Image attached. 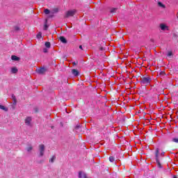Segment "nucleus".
Here are the masks:
<instances>
[{
	"label": "nucleus",
	"mask_w": 178,
	"mask_h": 178,
	"mask_svg": "<svg viewBox=\"0 0 178 178\" xmlns=\"http://www.w3.org/2000/svg\"><path fill=\"white\" fill-rule=\"evenodd\" d=\"M152 79L149 76H143L140 79V84L141 86H148L151 84V81Z\"/></svg>",
	"instance_id": "1"
},
{
	"label": "nucleus",
	"mask_w": 178,
	"mask_h": 178,
	"mask_svg": "<svg viewBox=\"0 0 178 178\" xmlns=\"http://www.w3.org/2000/svg\"><path fill=\"white\" fill-rule=\"evenodd\" d=\"M39 156H44V154L45 152V145L44 144L39 145Z\"/></svg>",
	"instance_id": "2"
},
{
	"label": "nucleus",
	"mask_w": 178,
	"mask_h": 178,
	"mask_svg": "<svg viewBox=\"0 0 178 178\" xmlns=\"http://www.w3.org/2000/svg\"><path fill=\"white\" fill-rule=\"evenodd\" d=\"M74 15H76L75 10H68L67 11L65 17V18L72 17V16H74Z\"/></svg>",
	"instance_id": "3"
},
{
	"label": "nucleus",
	"mask_w": 178,
	"mask_h": 178,
	"mask_svg": "<svg viewBox=\"0 0 178 178\" xmlns=\"http://www.w3.org/2000/svg\"><path fill=\"white\" fill-rule=\"evenodd\" d=\"M31 117H27L25 119V124H26V126H31Z\"/></svg>",
	"instance_id": "4"
},
{
	"label": "nucleus",
	"mask_w": 178,
	"mask_h": 178,
	"mask_svg": "<svg viewBox=\"0 0 178 178\" xmlns=\"http://www.w3.org/2000/svg\"><path fill=\"white\" fill-rule=\"evenodd\" d=\"M59 40L63 44H67V40L64 36H60Z\"/></svg>",
	"instance_id": "5"
},
{
	"label": "nucleus",
	"mask_w": 178,
	"mask_h": 178,
	"mask_svg": "<svg viewBox=\"0 0 178 178\" xmlns=\"http://www.w3.org/2000/svg\"><path fill=\"white\" fill-rule=\"evenodd\" d=\"M45 72H47V70L44 67H42L38 70V73H39V74H44Z\"/></svg>",
	"instance_id": "6"
},
{
	"label": "nucleus",
	"mask_w": 178,
	"mask_h": 178,
	"mask_svg": "<svg viewBox=\"0 0 178 178\" xmlns=\"http://www.w3.org/2000/svg\"><path fill=\"white\" fill-rule=\"evenodd\" d=\"M156 161L159 159V149H156L155 152Z\"/></svg>",
	"instance_id": "7"
},
{
	"label": "nucleus",
	"mask_w": 178,
	"mask_h": 178,
	"mask_svg": "<svg viewBox=\"0 0 178 178\" xmlns=\"http://www.w3.org/2000/svg\"><path fill=\"white\" fill-rule=\"evenodd\" d=\"M79 178H88L87 175L83 173L81 171H80L79 173Z\"/></svg>",
	"instance_id": "8"
},
{
	"label": "nucleus",
	"mask_w": 178,
	"mask_h": 178,
	"mask_svg": "<svg viewBox=\"0 0 178 178\" xmlns=\"http://www.w3.org/2000/svg\"><path fill=\"white\" fill-rule=\"evenodd\" d=\"M11 59L12 60H15V61L20 60V58L15 55L11 56Z\"/></svg>",
	"instance_id": "9"
},
{
	"label": "nucleus",
	"mask_w": 178,
	"mask_h": 178,
	"mask_svg": "<svg viewBox=\"0 0 178 178\" xmlns=\"http://www.w3.org/2000/svg\"><path fill=\"white\" fill-rule=\"evenodd\" d=\"M160 28L161 30L165 31L166 29H168V26H166L165 24H160Z\"/></svg>",
	"instance_id": "10"
},
{
	"label": "nucleus",
	"mask_w": 178,
	"mask_h": 178,
	"mask_svg": "<svg viewBox=\"0 0 178 178\" xmlns=\"http://www.w3.org/2000/svg\"><path fill=\"white\" fill-rule=\"evenodd\" d=\"M12 98L13 100V105H16V104H17V99H16V96H15V95H13Z\"/></svg>",
	"instance_id": "11"
},
{
	"label": "nucleus",
	"mask_w": 178,
	"mask_h": 178,
	"mask_svg": "<svg viewBox=\"0 0 178 178\" xmlns=\"http://www.w3.org/2000/svg\"><path fill=\"white\" fill-rule=\"evenodd\" d=\"M17 72H19V70H17V67H13L11 69V72L13 74H15V73H17Z\"/></svg>",
	"instance_id": "12"
},
{
	"label": "nucleus",
	"mask_w": 178,
	"mask_h": 178,
	"mask_svg": "<svg viewBox=\"0 0 178 178\" xmlns=\"http://www.w3.org/2000/svg\"><path fill=\"white\" fill-rule=\"evenodd\" d=\"M72 73L74 76H77L79 74V71L76 69H73Z\"/></svg>",
	"instance_id": "13"
},
{
	"label": "nucleus",
	"mask_w": 178,
	"mask_h": 178,
	"mask_svg": "<svg viewBox=\"0 0 178 178\" xmlns=\"http://www.w3.org/2000/svg\"><path fill=\"white\" fill-rule=\"evenodd\" d=\"M158 6H159L160 8H163V9H165V8H166V6H165L163 3H162V2L159 1L158 2Z\"/></svg>",
	"instance_id": "14"
},
{
	"label": "nucleus",
	"mask_w": 178,
	"mask_h": 178,
	"mask_svg": "<svg viewBox=\"0 0 178 178\" xmlns=\"http://www.w3.org/2000/svg\"><path fill=\"white\" fill-rule=\"evenodd\" d=\"M55 159H56V156H52V157L49 160V162H50V163H54Z\"/></svg>",
	"instance_id": "15"
},
{
	"label": "nucleus",
	"mask_w": 178,
	"mask_h": 178,
	"mask_svg": "<svg viewBox=\"0 0 178 178\" xmlns=\"http://www.w3.org/2000/svg\"><path fill=\"white\" fill-rule=\"evenodd\" d=\"M156 162L157 163L158 168H159V169H162V164H161V161H159V160H156Z\"/></svg>",
	"instance_id": "16"
},
{
	"label": "nucleus",
	"mask_w": 178,
	"mask_h": 178,
	"mask_svg": "<svg viewBox=\"0 0 178 178\" xmlns=\"http://www.w3.org/2000/svg\"><path fill=\"white\" fill-rule=\"evenodd\" d=\"M0 109H2V111H5V112H8V108L5 107L3 105H0Z\"/></svg>",
	"instance_id": "17"
},
{
	"label": "nucleus",
	"mask_w": 178,
	"mask_h": 178,
	"mask_svg": "<svg viewBox=\"0 0 178 178\" xmlns=\"http://www.w3.org/2000/svg\"><path fill=\"white\" fill-rule=\"evenodd\" d=\"M44 45L46 48H51V42H46Z\"/></svg>",
	"instance_id": "18"
},
{
	"label": "nucleus",
	"mask_w": 178,
	"mask_h": 178,
	"mask_svg": "<svg viewBox=\"0 0 178 178\" xmlns=\"http://www.w3.org/2000/svg\"><path fill=\"white\" fill-rule=\"evenodd\" d=\"M37 38H38L39 40L42 38V33L41 32H39L37 35Z\"/></svg>",
	"instance_id": "19"
},
{
	"label": "nucleus",
	"mask_w": 178,
	"mask_h": 178,
	"mask_svg": "<svg viewBox=\"0 0 178 178\" xmlns=\"http://www.w3.org/2000/svg\"><path fill=\"white\" fill-rule=\"evenodd\" d=\"M44 13L45 15H49L50 13L49 9L48 8L44 9Z\"/></svg>",
	"instance_id": "20"
},
{
	"label": "nucleus",
	"mask_w": 178,
	"mask_h": 178,
	"mask_svg": "<svg viewBox=\"0 0 178 178\" xmlns=\"http://www.w3.org/2000/svg\"><path fill=\"white\" fill-rule=\"evenodd\" d=\"M53 12L54 13H58L59 12V9L58 8H54Z\"/></svg>",
	"instance_id": "21"
},
{
	"label": "nucleus",
	"mask_w": 178,
	"mask_h": 178,
	"mask_svg": "<svg viewBox=\"0 0 178 178\" xmlns=\"http://www.w3.org/2000/svg\"><path fill=\"white\" fill-rule=\"evenodd\" d=\"M167 56H173V52L172 51H168Z\"/></svg>",
	"instance_id": "22"
},
{
	"label": "nucleus",
	"mask_w": 178,
	"mask_h": 178,
	"mask_svg": "<svg viewBox=\"0 0 178 178\" xmlns=\"http://www.w3.org/2000/svg\"><path fill=\"white\" fill-rule=\"evenodd\" d=\"M109 161H110L111 162H115V157H113V156H110V157H109Z\"/></svg>",
	"instance_id": "23"
},
{
	"label": "nucleus",
	"mask_w": 178,
	"mask_h": 178,
	"mask_svg": "<svg viewBox=\"0 0 178 178\" xmlns=\"http://www.w3.org/2000/svg\"><path fill=\"white\" fill-rule=\"evenodd\" d=\"M33 149V147L29 146L26 148V151H28V152H30V151H31Z\"/></svg>",
	"instance_id": "24"
},
{
	"label": "nucleus",
	"mask_w": 178,
	"mask_h": 178,
	"mask_svg": "<svg viewBox=\"0 0 178 178\" xmlns=\"http://www.w3.org/2000/svg\"><path fill=\"white\" fill-rule=\"evenodd\" d=\"M117 10H118V8H112L110 12H111V13H115Z\"/></svg>",
	"instance_id": "25"
},
{
	"label": "nucleus",
	"mask_w": 178,
	"mask_h": 178,
	"mask_svg": "<svg viewBox=\"0 0 178 178\" xmlns=\"http://www.w3.org/2000/svg\"><path fill=\"white\" fill-rule=\"evenodd\" d=\"M44 30H45V31L48 30V24H44Z\"/></svg>",
	"instance_id": "26"
},
{
	"label": "nucleus",
	"mask_w": 178,
	"mask_h": 178,
	"mask_svg": "<svg viewBox=\"0 0 178 178\" xmlns=\"http://www.w3.org/2000/svg\"><path fill=\"white\" fill-rule=\"evenodd\" d=\"M43 52L44 54H47L48 52V49H47V48L43 49Z\"/></svg>",
	"instance_id": "27"
},
{
	"label": "nucleus",
	"mask_w": 178,
	"mask_h": 178,
	"mask_svg": "<svg viewBox=\"0 0 178 178\" xmlns=\"http://www.w3.org/2000/svg\"><path fill=\"white\" fill-rule=\"evenodd\" d=\"M15 30L16 31H19V30H20V28H19V26H15Z\"/></svg>",
	"instance_id": "28"
},
{
	"label": "nucleus",
	"mask_w": 178,
	"mask_h": 178,
	"mask_svg": "<svg viewBox=\"0 0 178 178\" xmlns=\"http://www.w3.org/2000/svg\"><path fill=\"white\" fill-rule=\"evenodd\" d=\"M79 129H80V125H76V126L75 127V129H76V130H79Z\"/></svg>",
	"instance_id": "29"
},
{
	"label": "nucleus",
	"mask_w": 178,
	"mask_h": 178,
	"mask_svg": "<svg viewBox=\"0 0 178 178\" xmlns=\"http://www.w3.org/2000/svg\"><path fill=\"white\" fill-rule=\"evenodd\" d=\"M77 63H78V62H77V61H76H76H74V62H73V63H72V64H73L74 66H76V65H77Z\"/></svg>",
	"instance_id": "30"
},
{
	"label": "nucleus",
	"mask_w": 178,
	"mask_h": 178,
	"mask_svg": "<svg viewBox=\"0 0 178 178\" xmlns=\"http://www.w3.org/2000/svg\"><path fill=\"white\" fill-rule=\"evenodd\" d=\"M79 49H81V51H83V46L82 45L79 46Z\"/></svg>",
	"instance_id": "31"
},
{
	"label": "nucleus",
	"mask_w": 178,
	"mask_h": 178,
	"mask_svg": "<svg viewBox=\"0 0 178 178\" xmlns=\"http://www.w3.org/2000/svg\"><path fill=\"white\" fill-rule=\"evenodd\" d=\"M160 74H161L162 76H163V74H165V72H161Z\"/></svg>",
	"instance_id": "32"
},
{
	"label": "nucleus",
	"mask_w": 178,
	"mask_h": 178,
	"mask_svg": "<svg viewBox=\"0 0 178 178\" xmlns=\"http://www.w3.org/2000/svg\"><path fill=\"white\" fill-rule=\"evenodd\" d=\"M99 50H100V51H104V47H100V48H99Z\"/></svg>",
	"instance_id": "33"
},
{
	"label": "nucleus",
	"mask_w": 178,
	"mask_h": 178,
	"mask_svg": "<svg viewBox=\"0 0 178 178\" xmlns=\"http://www.w3.org/2000/svg\"><path fill=\"white\" fill-rule=\"evenodd\" d=\"M60 126H61V127H63V122H60Z\"/></svg>",
	"instance_id": "34"
},
{
	"label": "nucleus",
	"mask_w": 178,
	"mask_h": 178,
	"mask_svg": "<svg viewBox=\"0 0 178 178\" xmlns=\"http://www.w3.org/2000/svg\"><path fill=\"white\" fill-rule=\"evenodd\" d=\"M173 178H177V177L176 175H174Z\"/></svg>",
	"instance_id": "35"
},
{
	"label": "nucleus",
	"mask_w": 178,
	"mask_h": 178,
	"mask_svg": "<svg viewBox=\"0 0 178 178\" xmlns=\"http://www.w3.org/2000/svg\"><path fill=\"white\" fill-rule=\"evenodd\" d=\"M51 129H54L55 128V127H54V126H51Z\"/></svg>",
	"instance_id": "36"
},
{
	"label": "nucleus",
	"mask_w": 178,
	"mask_h": 178,
	"mask_svg": "<svg viewBox=\"0 0 178 178\" xmlns=\"http://www.w3.org/2000/svg\"><path fill=\"white\" fill-rule=\"evenodd\" d=\"M35 112H38V110L36 108Z\"/></svg>",
	"instance_id": "37"
}]
</instances>
